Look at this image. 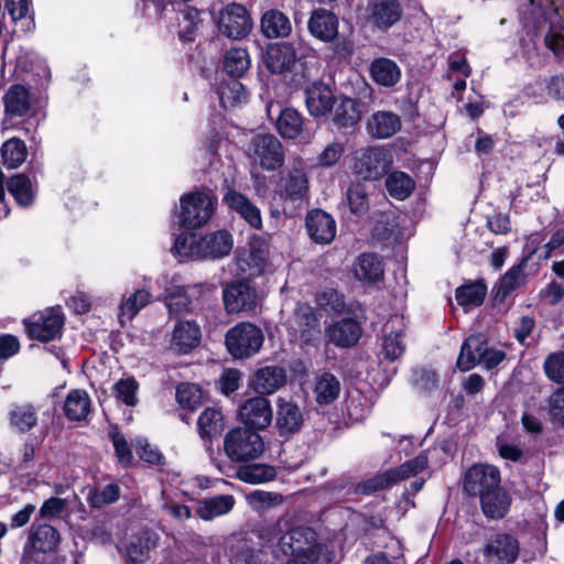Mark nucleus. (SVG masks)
Here are the masks:
<instances>
[{
	"label": "nucleus",
	"instance_id": "nucleus-38",
	"mask_svg": "<svg viewBox=\"0 0 564 564\" xmlns=\"http://www.w3.org/2000/svg\"><path fill=\"white\" fill-rule=\"evenodd\" d=\"M90 398L85 390L70 391L64 402V413L70 421L85 420L90 413Z\"/></svg>",
	"mask_w": 564,
	"mask_h": 564
},
{
	"label": "nucleus",
	"instance_id": "nucleus-44",
	"mask_svg": "<svg viewBox=\"0 0 564 564\" xmlns=\"http://www.w3.org/2000/svg\"><path fill=\"white\" fill-rule=\"evenodd\" d=\"M151 294L147 290H137L119 305V321L123 324L131 321L145 305L150 303Z\"/></svg>",
	"mask_w": 564,
	"mask_h": 564
},
{
	"label": "nucleus",
	"instance_id": "nucleus-13",
	"mask_svg": "<svg viewBox=\"0 0 564 564\" xmlns=\"http://www.w3.org/2000/svg\"><path fill=\"white\" fill-rule=\"evenodd\" d=\"M245 427L252 430L265 429L272 421V409L268 399L254 397L247 400L239 409Z\"/></svg>",
	"mask_w": 564,
	"mask_h": 564
},
{
	"label": "nucleus",
	"instance_id": "nucleus-46",
	"mask_svg": "<svg viewBox=\"0 0 564 564\" xmlns=\"http://www.w3.org/2000/svg\"><path fill=\"white\" fill-rule=\"evenodd\" d=\"M386 187L392 197L402 200L411 195L415 187V183L406 173L394 171L388 175L386 180Z\"/></svg>",
	"mask_w": 564,
	"mask_h": 564
},
{
	"label": "nucleus",
	"instance_id": "nucleus-1",
	"mask_svg": "<svg viewBox=\"0 0 564 564\" xmlns=\"http://www.w3.org/2000/svg\"><path fill=\"white\" fill-rule=\"evenodd\" d=\"M224 449L232 462H248L259 458L264 452V442L260 434L249 427L230 430L224 440Z\"/></svg>",
	"mask_w": 564,
	"mask_h": 564
},
{
	"label": "nucleus",
	"instance_id": "nucleus-18",
	"mask_svg": "<svg viewBox=\"0 0 564 564\" xmlns=\"http://www.w3.org/2000/svg\"><path fill=\"white\" fill-rule=\"evenodd\" d=\"M307 26L313 36L326 43L333 42L338 35V18L326 9L314 10Z\"/></svg>",
	"mask_w": 564,
	"mask_h": 564
},
{
	"label": "nucleus",
	"instance_id": "nucleus-58",
	"mask_svg": "<svg viewBox=\"0 0 564 564\" xmlns=\"http://www.w3.org/2000/svg\"><path fill=\"white\" fill-rule=\"evenodd\" d=\"M120 489L116 484H108L101 488H96L88 494V502L94 508H102L113 503L119 499Z\"/></svg>",
	"mask_w": 564,
	"mask_h": 564
},
{
	"label": "nucleus",
	"instance_id": "nucleus-11",
	"mask_svg": "<svg viewBox=\"0 0 564 564\" xmlns=\"http://www.w3.org/2000/svg\"><path fill=\"white\" fill-rule=\"evenodd\" d=\"M225 308L229 314L251 311L257 305V291L247 282L228 285L223 293Z\"/></svg>",
	"mask_w": 564,
	"mask_h": 564
},
{
	"label": "nucleus",
	"instance_id": "nucleus-47",
	"mask_svg": "<svg viewBox=\"0 0 564 564\" xmlns=\"http://www.w3.org/2000/svg\"><path fill=\"white\" fill-rule=\"evenodd\" d=\"M174 250L182 259L200 260L202 239L195 234L183 232L175 239Z\"/></svg>",
	"mask_w": 564,
	"mask_h": 564
},
{
	"label": "nucleus",
	"instance_id": "nucleus-41",
	"mask_svg": "<svg viewBox=\"0 0 564 564\" xmlns=\"http://www.w3.org/2000/svg\"><path fill=\"white\" fill-rule=\"evenodd\" d=\"M235 505L230 495L215 496L204 500L197 508L196 513L203 520H212L216 517L228 513Z\"/></svg>",
	"mask_w": 564,
	"mask_h": 564
},
{
	"label": "nucleus",
	"instance_id": "nucleus-63",
	"mask_svg": "<svg viewBox=\"0 0 564 564\" xmlns=\"http://www.w3.org/2000/svg\"><path fill=\"white\" fill-rule=\"evenodd\" d=\"M108 434L113 444L119 463L123 466L130 465L132 462V453L126 437L119 432L117 426H111Z\"/></svg>",
	"mask_w": 564,
	"mask_h": 564
},
{
	"label": "nucleus",
	"instance_id": "nucleus-33",
	"mask_svg": "<svg viewBox=\"0 0 564 564\" xmlns=\"http://www.w3.org/2000/svg\"><path fill=\"white\" fill-rule=\"evenodd\" d=\"M61 542L58 531L50 524H39L32 528L28 545L42 553L54 552Z\"/></svg>",
	"mask_w": 564,
	"mask_h": 564
},
{
	"label": "nucleus",
	"instance_id": "nucleus-56",
	"mask_svg": "<svg viewBox=\"0 0 564 564\" xmlns=\"http://www.w3.org/2000/svg\"><path fill=\"white\" fill-rule=\"evenodd\" d=\"M393 485L394 482L390 474V470H386L365 481L357 484L354 487V494L369 496L378 490L389 488Z\"/></svg>",
	"mask_w": 564,
	"mask_h": 564
},
{
	"label": "nucleus",
	"instance_id": "nucleus-9",
	"mask_svg": "<svg viewBox=\"0 0 564 564\" xmlns=\"http://www.w3.org/2000/svg\"><path fill=\"white\" fill-rule=\"evenodd\" d=\"M279 547L285 555L318 554L316 533L311 528L295 527L279 539Z\"/></svg>",
	"mask_w": 564,
	"mask_h": 564
},
{
	"label": "nucleus",
	"instance_id": "nucleus-5",
	"mask_svg": "<svg viewBox=\"0 0 564 564\" xmlns=\"http://www.w3.org/2000/svg\"><path fill=\"white\" fill-rule=\"evenodd\" d=\"M352 171L364 181L381 178L391 166L389 153L380 147H368L356 151Z\"/></svg>",
	"mask_w": 564,
	"mask_h": 564
},
{
	"label": "nucleus",
	"instance_id": "nucleus-17",
	"mask_svg": "<svg viewBox=\"0 0 564 564\" xmlns=\"http://www.w3.org/2000/svg\"><path fill=\"white\" fill-rule=\"evenodd\" d=\"M200 338V328L195 322L182 321L174 326L170 347L178 354H187L199 345Z\"/></svg>",
	"mask_w": 564,
	"mask_h": 564
},
{
	"label": "nucleus",
	"instance_id": "nucleus-28",
	"mask_svg": "<svg viewBox=\"0 0 564 564\" xmlns=\"http://www.w3.org/2000/svg\"><path fill=\"white\" fill-rule=\"evenodd\" d=\"M333 121L341 128L356 126L361 119L360 104L346 96L336 97L333 105Z\"/></svg>",
	"mask_w": 564,
	"mask_h": 564
},
{
	"label": "nucleus",
	"instance_id": "nucleus-60",
	"mask_svg": "<svg viewBox=\"0 0 564 564\" xmlns=\"http://www.w3.org/2000/svg\"><path fill=\"white\" fill-rule=\"evenodd\" d=\"M203 399L202 390L193 383H182L176 390V400L181 406L196 409Z\"/></svg>",
	"mask_w": 564,
	"mask_h": 564
},
{
	"label": "nucleus",
	"instance_id": "nucleus-54",
	"mask_svg": "<svg viewBox=\"0 0 564 564\" xmlns=\"http://www.w3.org/2000/svg\"><path fill=\"white\" fill-rule=\"evenodd\" d=\"M427 456L425 454H420L413 459L405 462L398 468L389 469L394 485L424 470L427 466Z\"/></svg>",
	"mask_w": 564,
	"mask_h": 564
},
{
	"label": "nucleus",
	"instance_id": "nucleus-7",
	"mask_svg": "<svg viewBox=\"0 0 564 564\" xmlns=\"http://www.w3.org/2000/svg\"><path fill=\"white\" fill-rule=\"evenodd\" d=\"M500 486V473L488 464H475L468 468L463 478V490L471 497H480Z\"/></svg>",
	"mask_w": 564,
	"mask_h": 564
},
{
	"label": "nucleus",
	"instance_id": "nucleus-4",
	"mask_svg": "<svg viewBox=\"0 0 564 564\" xmlns=\"http://www.w3.org/2000/svg\"><path fill=\"white\" fill-rule=\"evenodd\" d=\"M248 158L262 169L274 171L284 162L281 142L273 134H257L251 138L247 148Z\"/></svg>",
	"mask_w": 564,
	"mask_h": 564
},
{
	"label": "nucleus",
	"instance_id": "nucleus-55",
	"mask_svg": "<svg viewBox=\"0 0 564 564\" xmlns=\"http://www.w3.org/2000/svg\"><path fill=\"white\" fill-rule=\"evenodd\" d=\"M189 290L177 288L165 296V305L171 316H178L189 311L192 300Z\"/></svg>",
	"mask_w": 564,
	"mask_h": 564
},
{
	"label": "nucleus",
	"instance_id": "nucleus-14",
	"mask_svg": "<svg viewBox=\"0 0 564 564\" xmlns=\"http://www.w3.org/2000/svg\"><path fill=\"white\" fill-rule=\"evenodd\" d=\"M308 184L304 164L303 162H297L281 177L280 193L291 200L303 199L308 192Z\"/></svg>",
	"mask_w": 564,
	"mask_h": 564
},
{
	"label": "nucleus",
	"instance_id": "nucleus-64",
	"mask_svg": "<svg viewBox=\"0 0 564 564\" xmlns=\"http://www.w3.org/2000/svg\"><path fill=\"white\" fill-rule=\"evenodd\" d=\"M549 414L554 422L564 425V387L558 388L551 394Z\"/></svg>",
	"mask_w": 564,
	"mask_h": 564
},
{
	"label": "nucleus",
	"instance_id": "nucleus-40",
	"mask_svg": "<svg viewBox=\"0 0 564 564\" xmlns=\"http://www.w3.org/2000/svg\"><path fill=\"white\" fill-rule=\"evenodd\" d=\"M291 30L289 18L278 10L265 12L261 19V31L268 39L288 36Z\"/></svg>",
	"mask_w": 564,
	"mask_h": 564
},
{
	"label": "nucleus",
	"instance_id": "nucleus-27",
	"mask_svg": "<svg viewBox=\"0 0 564 564\" xmlns=\"http://www.w3.org/2000/svg\"><path fill=\"white\" fill-rule=\"evenodd\" d=\"M482 513L489 519H502L510 507L511 498L508 492L501 487L481 495L479 497Z\"/></svg>",
	"mask_w": 564,
	"mask_h": 564
},
{
	"label": "nucleus",
	"instance_id": "nucleus-8",
	"mask_svg": "<svg viewBox=\"0 0 564 564\" xmlns=\"http://www.w3.org/2000/svg\"><path fill=\"white\" fill-rule=\"evenodd\" d=\"M218 26L227 37L239 40L249 34L252 21L247 9L242 4L234 2L220 11Z\"/></svg>",
	"mask_w": 564,
	"mask_h": 564
},
{
	"label": "nucleus",
	"instance_id": "nucleus-35",
	"mask_svg": "<svg viewBox=\"0 0 564 564\" xmlns=\"http://www.w3.org/2000/svg\"><path fill=\"white\" fill-rule=\"evenodd\" d=\"M486 554L495 555L500 562L512 563L519 554L518 541L508 534H497L486 545Z\"/></svg>",
	"mask_w": 564,
	"mask_h": 564
},
{
	"label": "nucleus",
	"instance_id": "nucleus-3",
	"mask_svg": "<svg viewBox=\"0 0 564 564\" xmlns=\"http://www.w3.org/2000/svg\"><path fill=\"white\" fill-rule=\"evenodd\" d=\"M180 208L181 225L192 229L200 228L214 214V199L206 192H192L181 197Z\"/></svg>",
	"mask_w": 564,
	"mask_h": 564
},
{
	"label": "nucleus",
	"instance_id": "nucleus-21",
	"mask_svg": "<svg viewBox=\"0 0 564 564\" xmlns=\"http://www.w3.org/2000/svg\"><path fill=\"white\" fill-rule=\"evenodd\" d=\"M531 256L523 257L521 262L510 268L501 278L498 285V295L506 297L510 292L520 288L529 275L536 271V264L530 265Z\"/></svg>",
	"mask_w": 564,
	"mask_h": 564
},
{
	"label": "nucleus",
	"instance_id": "nucleus-29",
	"mask_svg": "<svg viewBox=\"0 0 564 564\" xmlns=\"http://www.w3.org/2000/svg\"><path fill=\"white\" fill-rule=\"evenodd\" d=\"M400 129V117L391 111H377L367 121L368 133L377 139L390 138Z\"/></svg>",
	"mask_w": 564,
	"mask_h": 564
},
{
	"label": "nucleus",
	"instance_id": "nucleus-32",
	"mask_svg": "<svg viewBox=\"0 0 564 564\" xmlns=\"http://www.w3.org/2000/svg\"><path fill=\"white\" fill-rule=\"evenodd\" d=\"M294 323L305 343L314 340L321 333L316 313L307 304H297L294 311Z\"/></svg>",
	"mask_w": 564,
	"mask_h": 564
},
{
	"label": "nucleus",
	"instance_id": "nucleus-20",
	"mask_svg": "<svg viewBox=\"0 0 564 564\" xmlns=\"http://www.w3.org/2000/svg\"><path fill=\"white\" fill-rule=\"evenodd\" d=\"M3 106L6 119L26 116L31 109L28 88L19 84L10 86L3 96Z\"/></svg>",
	"mask_w": 564,
	"mask_h": 564
},
{
	"label": "nucleus",
	"instance_id": "nucleus-49",
	"mask_svg": "<svg viewBox=\"0 0 564 564\" xmlns=\"http://www.w3.org/2000/svg\"><path fill=\"white\" fill-rule=\"evenodd\" d=\"M250 67V56L242 47L230 48L225 56L224 68L232 77H241Z\"/></svg>",
	"mask_w": 564,
	"mask_h": 564
},
{
	"label": "nucleus",
	"instance_id": "nucleus-42",
	"mask_svg": "<svg viewBox=\"0 0 564 564\" xmlns=\"http://www.w3.org/2000/svg\"><path fill=\"white\" fill-rule=\"evenodd\" d=\"M276 470L267 464H249L237 469V478L246 484L259 485L273 480Z\"/></svg>",
	"mask_w": 564,
	"mask_h": 564
},
{
	"label": "nucleus",
	"instance_id": "nucleus-39",
	"mask_svg": "<svg viewBox=\"0 0 564 564\" xmlns=\"http://www.w3.org/2000/svg\"><path fill=\"white\" fill-rule=\"evenodd\" d=\"M356 279L367 282H376L383 276V267L378 256L362 253L354 263Z\"/></svg>",
	"mask_w": 564,
	"mask_h": 564
},
{
	"label": "nucleus",
	"instance_id": "nucleus-15",
	"mask_svg": "<svg viewBox=\"0 0 564 564\" xmlns=\"http://www.w3.org/2000/svg\"><path fill=\"white\" fill-rule=\"evenodd\" d=\"M306 229L312 240L321 245L330 243L336 236V223L323 210L310 212L306 216Z\"/></svg>",
	"mask_w": 564,
	"mask_h": 564
},
{
	"label": "nucleus",
	"instance_id": "nucleus-51",
	"mask_svg": "<svg viewBox=\"0 0 564 564\" xmlns=\"http://www.w3.org/2000/svg\"><path fill=\"white\" fill-rule=\"evenodd\" d=\"M8 188L20 206L28 207L33 203L34 193L31 181L24 174L12 176Z\"/></svg>",
	"mask_w": 564,
	"mask_h": 564
},
{
	"label": "nucleus",
	"instance_id": "nucleus-16",
	"mask_svg": "<svg viewBox=\"0 0 564 564\" xmlns=\"http://www.w3.org/2000/svg\"><path fill=\"white\" fill-rule=\"evenodd\" d=\"M335 99L332 89L324 83L314 82L305 89V104L313 117L327 115L332 110Z\"/></svg>",
	"mask_w": 564,
	"mask_h": 564
},
{
	"label": "nucleus",
	"instance_id": "nucleus-19",
	"mask_svg": "<svg viewBox=\"0 0 564 564\" xmlns=\"http://www.w3.org/2000/svg\"><path fill=\"white\" fill-rule=\"evenodd\" d=\"M404 321L402 317L394 316L386 325V335L382 341V354L387 359L395 360L404 352Z\"/></svg>",
	"mask_w": 564,
	"mask_h": 564
},
{
	"label": "nucleus",
	"instance_id": "nucleus-57",
	"mask_svg": "<svg viewBox=\"0 0 564 564\" xmlns=\"http://www.w3.org/2000/svg\"><path fill=\"white\" fill-rule=\"evenodd\" d=\"M248 505L256 511L265 510L282 503L283 497L278 492L253 490L246 497Z\"/></svg>",
	"mask_w": 564,
	"mask_h": 564
},
{
	"label": "nucleus",
	"instance_id": "nucleus-52",
	"mask_svg": "<svg viewBox=\"0 0 564 564\" xmlns=\"http://www.w3.org/2000/svg\"><path fill=\"white\" fill-rule=\"evenodd\" d=\"M155 546V539L149 532L135 538L127 546V557L133 563H144L150 550Z\"/></svg>",
	"mask_w": 564,
	"mask_h": 564
},
{
	"label": "nucleus",
	"instance_id": "nucleus-6",
	"mask_svg": "<svg viewBox=\"0 0 564 564\" xmlns=\"http://www.w3.org/2000/svg\"><path fill=\"white\" fill-rule=\"evenodd\" d=\"M402 13L403 8L399 0H368L364 20L376 30L387 31L400 21Z\"/></svg>",
	"mask_w": 564,
	"mask_h": 564
},
{
	"label": "nucleus",
	"instance_id": "nucleus-36",
	"mask_svg": "<svg viewBox=\"0 0 564 564\" xmlns=\"http://www.w3.org/2000/svg\"><path fill=\"white\" fill-rule=\"evenodd\" d=\"M224 429V415L218 409L207 408L198 416L197 431L204 441H212L218 437Z\"/></svg>",
	"mask_w": 564,
	"mask_h": 564
},
{
	"label": "nucleus",
	"instance_id": "nucleus-45",
	"mask_svg": "<svg viewBox=\"0 0 564 564\" xmlns=\"http://www.w3.org/2000/svg\"><path fill=\"white\" fill-rule=\"evenodd\" d=\"M28 156L25 143L18 138L7 140L1 147V159L8 169H17L23 164Z\"/></svg>",
	"mask_w": 564,
	"mask_h": 564
},
{
	"label": "nucleus",
	"instance_id": "nucleus-30",
	"mask_svg": "<svg viewBox=\"0 0 564 564\" xmlns=\"http://www.w3.org/2000/svg\"><path fill=\"white\" fill-rule=\"evenodd\" d=\"M228 207L238 213L250 226L260 228L262 226L260 209L245 195L229 189L224 196Z\"/></svg>",
	"mask_w": 564,
	"mask_h": 564
},
{
	"label": "nucleus",
	"instance_id": "nucleus-48",
	"mask_svg": "<svg viewBox=\"0 0 564 564\" xmlns=\"http://www.w3.org/2000/svg\"><path fill=\"white\" fill-rule=\"evenodd\" d=\"M10 423L20 432L30 431L37 422V411L32 404L14 405L9 413Z\"/></svg>",
	"mask_w": 564,
	"mask_h": 564
},
{
	"label": "nucleus",
	"instance_id": "nucleus-50",
	"mask_svg": "<svg viewBox=\"0 0 564 564\" xmlns=\"http://www.w3.org/2000/svg\"><path fill=\"white\" fill-rule=\"evenodd\" d=\"M346 200L350 212L357 216H364L369 210L370 204L367 188L360 182L352 183L348 187Z\"/></svg>",
	"mask_w": 564,
	"mask_h": 564
},
{
	"label": "nucleus",
	"instance_id": "nucleus-53",
	"mask_svg": "<svg viewBox=\"0 0 564 564\" xmlns=\"http://www.w3.org/2000/svg\"><path fill=\"white\" fill-rule=\"evenodd\" d=\"M487 294V288L482 283H474L460 286L456 290V301L462 306H478Z\"/></svg>",
	"mask_w": 564,
	"mask_h": 564
},
{
	"label": "nucleus",
	"instance_id": "nucleus-25",
	"mask_svg": "<svg viewBox=\"0 0 564 564\" xmlns=\"http://www.w3.org/2000/svg\"><path fill=\"white\" fill-rule=\"evenodd\" d=\"M202 239V259H219L229 254L232 249V236L227 230H218Z\"/></svg>",
	"mask_w": 564,
	"mask_h": 564
},
{
	"label": "nucleus",
	"instance_id": "nucleus-22",
	"mask_svg": "<svg viewBox=\"0 0 564 564\" xmlns=\"http://www.w3.org/2000/svg\"><path fill=\"white\" fill-rule=\"evenodd\" d=\"M303 424V414L297 404L278 399L276 427L280 435L285 436L300 431Z\"/></svg>",
	"mask_w": 564,
	"mask_h": 564
},
{
	"label": "nucleus",
	"instance_id": "nucleus-10",
	"mask_svg": "<svg viewBox=\"0 0 564 564\" xmlns=\"http://www.w3.org/2000/svg\"><path fill=\"white\" fill-rule=\"evenodd\" d=\"M269 259V246L261 238L250 241L249 250L237 258V268L240 273L249 278L260 275Z\"/></svg>",
	"mask_w": 564,
	"mask_h": 564
},
{
	"label": "nucleus",
	"instance_id": "nucleus-31",
	"mask_svg": "<svg viewBox=\"0 0 564 564\" xmlns=\"http://www.w3.org/2000/svg\"><path fill=\"white\" fill-rule=\"evenodd\" d=\"M340 389V382L335 375L326 371L316 373L313 393L317 404L327 405L333 403L339 397Z\"/></svg>",
	"mask_w": 564,
	"mask_h": 564
},
{
	"label": "nucleus",
	"instance_id": "nucleus-34",
	"mask_svg": "<svg viewBox=\"0 0 564 564\" xmlns=\"http://www.w3.org/2000/svg\"><path fill=\"white\" fill-rule=\"evenodd\" d=\"M370 74L372 79L383 87H392L401 78L399 65L394 61L386 57H379L372 61Z\"/></svg>",
	"mask_w": 564,
	"mask_h": 564
},
{
	"label": "nucleus",
	"instance_id": "nucleus-26",
	"mask_svg": "<svg viewBox=\"0 0 564 564\" xmlns=\"http://www.w3.org/2000/svg\"><path fill=\"white\" fill-rule=\"evenodd\" d=\"M360 334V326L352 318H343L330 325L327 329L329 341L343 348L356 345Z\"/></svg>",
	"mask_w": 564,
	"mask_h": 564
},
{
	"label": "nucleus",
	"instance_id": "nucleus-61",
	"mask_svg": "<svg viewBox=\"0 0 564 564\" xmlns=\"http://www.w3.org/2000/svg\"><path fill=\"white\" fill-rule=\"evenodd\" d=\"M546 378L555 383H564V351L550 354L543 364Z\"/></svg>",
	"mask_w": 564,
	"mask_h": 564
},
{
	"label": "nucleus",
	"instance_id": "nucleus-62",
	"mask_svg": "<svg viewBox=\"0 0 564 564\" xmlns=\"http://www.w3.org/2000/svg\"><path fill=\"white\" fill-rule=\"evenodd\" d=\"M139 384L134 378H122L113 388V392L117 399L121 400L126 405L133 406L137 404V392Z\"/></svg>",
	"mask_w": 564,
	"mask_h": 564
},
{
	"label": "nucleus",
	"instance_id": "nucleus-37",
	"mask_svg": "<svg viewBox=\"0 0 564 564\" xmlns=\"http://www.w3.org/2000/svg\"><path fill=\"white\" fill-rule=\"evenodd\" d=\"M485 336L481 334L469 336L460 348L457 367L462 371H468L480 362Z\"/></svg>",
	"mask_w": 564,
	"mask_h": 564
},
{
	"label": "nucleus",
	"instance_id": "nucleus-12",
	"mask_svg": "<svg viewBox=\"0 0 564 564\" xmlns=\"http://www.w3.org/2000/svg\"><path fill=\"white\" fill-rule=\"evenodd\" d=\"M64 325V315L59 308H51L42 313L35 321L26 323V329L32 338L41 341L53 340Z\"/></svg>",
	"mask_w": 564,
	"mask_h": 564
},
{
	"label": "nucleus",
	"instance_id": "nucleus-24",
	"mask_svg": "<svg viewBox=\"0 0 564 564\" xmlns=\"http://www.w3.org/2000/svg\"><path fill=\"white\" fill-rule=\"evenodd\" d=\"M286 382V373L278 366H267L253 375L252 387L260 394H271Z\"/></svg>",
	"mask_w": 564,
	"mask_h": 564
},
{
	"label": "nucleus",
	"instance_id": "nucleus-23",
	"mask_svg": "<svg viewBox=\"0 0 564 564\" xmlns=\"http://www.w3.org/2000/svg\"><path fill=\"white\" fill-rule=\"evenodd\" d=\"M297 61L295 48L290 43L270 45L267 50V67L276 74L290 70Z\"/></svg>",
	"mask_w": 564,
	"mask_h": 564
},
{
	"label": "nucleus",
	"instance_id": "nucleus-59",
	"mask_svg": "<svg viewBox=\"0 0 564 564\" xmlns=\"http://www.w3.org/2000/svg\"><path fill=\"white\" fill-rule=\"evenodd\" d=\"M219 100L225 108L235 107L246 101L247 95L243 86L239 82H230L218 89Z\"/></svg>",
	"mask_w": 564,
	"mask_h": 564
},
{
	"label": "nucleus",
	"instance_id": "nucleus-2",
	"mask_svg": "<svg viewBox=\"0 0 564 564\" xmlns=\"http://www.w3.org/2000/svg\"><path fill=\"white\" fill-rule=\"evenodd\" d=\"M262 330L252 323L243 322L231 327L226 334L229 354L237 359L250 358L262 347Z\"/></svg>",
	"mask_w": 564,
	"mask_h": 564
},
{
	"label": "nucleus",
	"instance_id": "nucleus-43",
	"mask_svg": "<svg viewBox=\"0 0 564 564\" xmlns=\"http://www.w3.org/2000/svg\"><path fill=\"white\" fill-rule=\"evenodd\" d=\"M304 121L302 115L294 108L281 110L276 119L279 133L286 139H295L303 131Z\"/></svg>",
	"mask_w": 564,
	"mask_h": 564
}]
</instances>
